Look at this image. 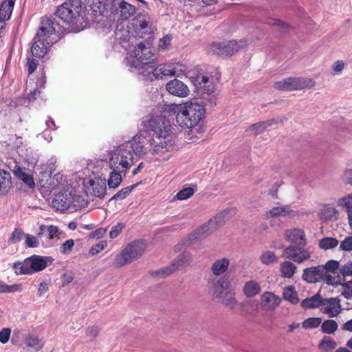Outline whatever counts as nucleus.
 Here are the masks:
<instances>
[{
	"mask_svg": "<svg viewBox=\"0 0 352 352\" xmlns=\"http://www.w3.org/2000/svg\"><path fill=\"white\" fill-rule=\"evenodd\" d=\"M143 125L153 133L148 138L143 133L137 134L124 144H129V149L137 155L151 153L162 155L175 150V139L171 131V124L168 118L162 114L149 115L142 121Z\"/></svg>",
	"mask_w": 352,
	"mask_h": 352,
	"instance_id": "obj_1",
	"label": "nucleus"
},
{
	"mask_svg": "<svg viewBox=\"0 0 352 352\" xmlns=\"http://www.w3.org/2000/svg\"><path fill=\"white\" fill-rule=\"evenodd\" d=\"M204 107L197 102L188 101L177 105L176 113L177 124L184 129H190V132L199 124L205 114Z\"/></svg>",
	"mask_w": 352,
	"mask_h": 352,
	"instance_id": "obj_2",
	"label": "nucleus"
},
{
	"mask_svg": "<svg viewBox=\"0 0 352 352\" xmlns=\"http://www.w3.org/2000/svg\"><path fill=\"white\" fill-rule=\"evenodd\" d=\"M129 144H122L109 153V166L111 170L126 172L134 164L133 154Z\"/></svg>",
	"mask_w": 352,
	"mask_h": 352,
	"instance_id": "obj_3",
	"label": "nucleus"
},
{
	"mask_svg": "<svg viewBox=\"0 0 352 352\" xmlns=\"http://www.w3.org/2000/svg\"><path fill=\"white\" fill-rule=\"evenodd\" d=\"M146 248V243L143 240H135L118 254L114 258L113 265L116 267H122L142 256Z\"/></svg>",
	"mask_w": 352,
	"mask_h": 352,
	"instance_id": "obj_4",
	"label": "nucleus"
},
{
	"mask_svg": "<svg viewBox=\"0 0 352 352\" xmlns=\"http://www.w3.org/2000/svg\"><path fill=\"white\" fill-rule=\"evenodd\" d=\"M52 263L51 257L33 255L22 262L14 263L12 267L16 274H32L43 270Z\"/></svg>",
	"mask_w": 352,
	"mask_h": 352,
	"instance_id": "obj_5",
	"label": "nucleus"
},
{
	"mask_svg": "<svg viewBox=\"0 0 352 352\" xmlns=\"http://www.w3.org/2000/svg\"><path fill=\"white\" fill-rule=\"evenodd\" d=\"M153 54L149 47L146 46L142 43H139L134 50V60L133 65L140 73L144 76V73L148 72L146 67L148 65H153Z\"/></svg>",
	"mask_w": 352,
	"mask_h": 352,
	"instance_id": "obj_6",
	"label": "nucleus"
},
{
	"mask_svg": "<svg viewBox=\"0 0 352 352\" xmlns=\"http://www.w3.org/2000/svg\"><path fill=\"white\" fill-rule=\"evenodd\" d=\"M248 45V41L245 39L213 43L210 46V52L219 55L230 56L239 50L246 47Z\"/></svg>",
	"mask_w": 352,
	"mask_h": 352,
	"instance_id": "obj_7",
	"label": "nucleus"
},
{
	"mask_svg": "<svg viewBox=\"0 0 352 352\" xmlns=\"http://www.w3.org/2000/svg\"><path fill=\"white\" fill-rule=\"evenodd\" d=\"M80 10V0H67L58 8L56 15L66 23H70L78 16Z\"/></svg>",
	"mask_w": 352,
	"mask_h": 352,
	"instance_id": "obj_8",
	"label": "nucleus"
},
{
	"mask_svg": "<svg viewBox=\"0 0 352 352\" xmlns=\"http://www.w3.org/2000/svg\"><path fill=\"white\" fill-rule=\"evenodd\" d=\"M229 214V210H226L217 214L214 219H210L208 223L204 224L201 227L197 229L195 232L196 237H206L214 232L218 228L217 223L222 224L225 221L228 220L230 217Z\"/></svg>",
	"mask_w": 352,
	"mask_h": 352,
	"instance_id": "obj_9",
	"label": "nucleus"
},
{
	"mask_svg": "<svg viewBox=\"0 0 352 352\" xmlns=\"http://www.w3.org/2000/svg\"><path fill=\"white\" fill-rule=\"evenodd\" d=\"M283 256L297 263H302L311 258V252L302 248L289 246L284 250Z\"/></svg>",
	"mask_w": 352,
	"mask_h": 352,
	"instance_id": "obj_10",
	"label": "nucleus"
},
{
	"mask_svg": "<svg viewBox=\"0 0 352 352\" xmlns=\"http://www.w3.org/2000/svg\"><path fill=\"white\" fill-rule=\"evenodd\" d=\"M210 293L216 299L223 298L226 294L225 291L230 286L228 277L221 276L219 278H211L209 280Z\"/></svg>",
	"mask_w": 352,
	"mask_h": 352,
	"instance_id": "obj_11",
	"label": "nucleus"
},
{
	"mask_svg": "<svg viewBox=\"0 0 352 352\" xmlns=\"http://www.w3.org/2000/svg\"><path fill=\"white\" fill-rule=\"evenodd\" d=\"M320 310L329 318L336 317L341 311L340 300L338 298H322Z\"/></svg>",
	"mask_w": 352,
	"mask_h": 352,
	"instance_id": "obj_12",
	"label": "nucleus"
},
{
	"mask_svg": "<svg viewBox=\"0 0 352 352\" xmlns=\"http://www.w3.org/2000/svg\"><path fill=\"white\" fill-rule=\"evenodd\" d=\"M148 71L144 73V76L146 78H151V80L162 79L164 77L172 76L170 63L166 64H160L156 67L153 65H148L146 67Z\"/></svg>",
	"mask_w": 352,
	"mask_h": 352,
	"instance_id": "obj_13",
	"label": "nucleus"
},
{
	"mask_svg": "<svg viewBox=\"0 0 352 352\" xmlns=\"http://www.w3.org/2000/svg\"><path fill=\"white\" fill-rule=\"evenodd\" d=\"M324 276V267L319 265L303 270L302 278L309 283H316L322 280Z\"/></svg>",
	"mask_w": 352,
	"mask_h": 352,
	"instance_id": "obj_14",
	"label": "nucleus"
},
{
	"mask_svg": "<svg viewBox=\"0 0 352 352\" xmlns=\"http://www.w3.org/2000/svg\"><path fill=\"white\" fill-rule=\"evenodd\" d=\"M86 192L93 197L102 199L106 195V182L104 180L89 179L85 184Z\"/></svg>",
	"mask_w": 352,
	"mask_h": 352,
	"instance_id": "obj_15",
	"label": "nucleus"
},
{
	"mask_svg": "<svg viewBox=\"0 0 352 352\" xmlns=\"http://www.w3.org/2000/svg\"><path fill=\"white\" fill-rule=\"evenodd\" d=\"M73 192L67 190L58 193L52 201V206L57 210L64 211L72 205Z\"/></svg>",
	"mask_w": 352,
	"mask_h": 352,
	"instance_id": "obj_16",
	"label": "nucleus"
},
{
	"mask_svg": "<svg viewBox=\"0 0 352 352\" xmlns=\"http://www.w3.org/2000/svg\"><path fill=\"white\" fill-rule=\"evenodd\" d=\"M166 89L171 95L180 98L187 97L190 94L188 86L177 79L171 80L167 82Z\"/></svg>",
	"mask_w": 352,
	"mask_h": 352,
	"instance_id": "obj_17",
	"label": "nucleus"
},
{
	"mask_svg": "<svg viewBox=\"0 0 352 352\" xmlns=\"http://www.w3.org/2000/svg\"><path fill=\"white\" fill-rule=\"evenodd\" d=\"M133 21L135 31L140 37H144L146 34L150 35L153 33V28L146 15H139Z\"/></svg>",
	"mask_w": 352,
	"mask_h": 352,
	"instance_id": "obj_18",
	"label": "nucleus"
},
{
	"mask_svg": "<svg viewBox=\"0 0 352 352\" xmlns=\"http://www.w3.org/2000/svg\"><path fill=\"white\" fill-rule=\"evenodd\" d=\"M294 216V211L289 205L276 206L266 211L265 214V219H276L280 217H290Z\"/></svg>",
	"mask_w": 352,
	"mask_h": 352,
	"instance_id": "obj_19",
	"label": "nucleus"
},
{
	"mask_svg": "<svg viewBox=\"0 0 352 352\" xmlns=\"http://www.w3.org/2000/svg\"><path fill=\"white\" fill-rule=\"evenodd\" d=\"M196 82L197 89L202 95L206 94L210 96L214 92L215 85L212 79L209 77L204 75H198L196 78ZM202 97L205 98L204 96Z\"/></svg>",
	"mask_w": 352,
	"mask_h": 352,
	"instance_id": "obj_20",
	"label": "nucleus"
},
{
	"mask_svg": "<svg viewBox=\"0 0 352 352\" xmlns=\"http://www.w3.org/2000/svg\"><path fill=\"white\" fill-rule=\"evenodd\" d=\"M289 91L311 89L316 85V82L309 78L290 77L289 78Z\"/></svg>",
	"mask_w": 352,
	"mask_h": 352,
	"instance_id": "obj_21",
	"label": "nucleus"
},
{
	"mask_svg": "<svg viewBox=\"0 0 352 352\" xmlns=\"http://www.w3.org/2000/svg\"><path fill=\"white\" fill-rule=\"evenodd\" d=\"M280 302L281 299L273 292H265L261 296V305L269 311L274 310Z\"/></svg>",
	"mask_w": 352,
	"mask_h": 352,
	"instance_id": "obj_22",
	"label": "nucleus"
},
{
	"mask_svg": "<svg viewBox=\"0 0 352 352\" xmlns=\"http://www.w3.org/2000/svg\"><path fill=\"white\" fill-rule=\"evenodd\" d=\"M46 40L36 36L35 41L31 47V52L34 56L41 58L46 54L49 48V43Z\"/></svg>",
	"mask_w": 352,
	"mask_h": 352,
	"instance_id": "obj_23",
	"label": "nucleus"
},
{
	"mask_svg": "<svg viewBox=\"0 0 352 352\" xmlns=\"http://www.w3.org/2000/svg\"><path fill=\"white\" fill-rule=\"evenodd\" d=\"M62 180L63 175L60 173H56L53 177H51L50 175H47V173H43L39 179V182L42 187L47 189H54L56 188Z\"/></svg>",
	"mask_w": 352,
	"mask_h": 352,
	"instance_id": "obj_24",
	"label": "nucleus"
},
{
	"mask_svg": "<svg viewBox=\"0 0 352 352\" xmlns=\"http://www.w3.org/2000/svg\"><path fill=\"white\" fill-rule=\"evenodd\" d=\"M318 216L323 221H335L339 217V212L334 207L324 205L319 209Z\"/></svg>",
	"mask_w": 352,
	"mask_h": 352,
	"instance_id": "obj_25",
	"label": "nucleus"
},
{
	"mask_svg": "<svg viewBox=\"0 0 352 352\" xmlns=\"http://www.w3.org/2000/svg\"><path fill=\"white\" fill-rule=\"evenodd\" d=\"M285 236L287 241L298 245H305L306 243L305 233L300 229L288 230L285 232Z\"/></svg>",
	"mask_w": 352,
	"mask_h": 352,
	"instance_id": "obj_26",
	"label": "nucleus"
},
{
	"mask_svg": "<svg viewBox=\"0 0 352 352\" xmlns=\"http://www.w3.org/2000/svg\"><path fill=\"white\" fill-rule=\"evenodd\" d=\"M14 175L21 180L30 188L35 186L34 180L32 174L27 173L26 170L19 166H15L13 170Z\"/></svg>",
	"mask_w": 352,
	"mask_h": 352,
	"instance_id": "obj_27",
	"label": "nucleus"
},
{
	"mask_svg": "<svg viewBox=\"0 0 352 352\" xmlns=\"http://www.w3.org/2000/svg\"><path fill=\"white\" fill-rule=\"evenodd\" d=\"M54 32L55 28L53 26L52 21L49 19H43L36 36L47 39V37Z\"/></svg>",
	"mask_w": 352,
	"mask_h": 352,
	"instance_id": "obj_28",
	"label": "nucleus"
},
{
	"mask_svg": "<svg viewBox=\"0 0 352 352\" xmlns=\"http://www.w3.org/2000/svg\"><path fill=\"white\" fill-rule=\"evenodd\" d=\"M261 291L260 283L256 280H250L245 283L243 288L244 295L248 298H252L257 295Z\"/></svg>",
	"mask_w": 352,
	"mask_h": 352,
	"instance_id": "obj_29",
	"label": "nucleus"
},
{
	"mask_svg": "<svg viewBox=\"0 0 352 352\" xmlns=\"http://www.w3.org/2000/svg\"><path fill=\"white\" fill-rule=\"evenodd\" d=\"M229 265L230 261L228 258H222L216 260L212 264L210 270L213 275L219 276L228 270Z\"/></svg>",
	"mask_w": 352,
	"mask_h": 352,
	"instance_id": "obj_30",
	"label": "nucleus"
},
{
	"mask_svg": "<svg viewBox=\"0 0 352 352\" xmlns=\"http://www.w3.org/2000/svg\"><path fill=\"white\" fill-rule=\"evenodd\" d=\"M25 346L34 351H40L44 346L41 339L36 335L28 334L24 340Z\"/></svg>",
	"mask_w": 352,
	"mask_h": 352,
	"instance_id": "obj_31",
	"label": "nucleus"
},
{
	"mask_svg": "<svg viewBox=\"0 0 352 352\" xmlns=\"http://www.w3.org/2000/svg\"><path fill=\"white\" fill-rule=\"evenodd\" d=\"M279 122V120L272 119L261 122L252 124L248 129V132L252 133L255 135L263 133L267 127L271 126L274 124Z\"/></svg>",
	"mask_w": 352,
	"mask_h": 352,
	"instance_id": "obj_32",
	"label": "nucleus"
},
{
	"mask_svg": "<svg viewBox=\"0 0 352 352\" xmlns=\"http://www.w3.org/2000/svg\"><path fill=\"white\" fill-rule=\"evenodd\" d=\"M283 298L292 304L296 305L299 302L298 293L294 286H287L283 289Z\"/></svg>",
	"mask_w": 352,
	"mask_h": 352,
	"instance_id": "obj_33",
	"label": "nucleus"
},
{
	"mask_svg": "<svg viewBox=\"0 0 352 352\" xmlns=\"http://www.w3.org/2000/svg\"><path fill=\"white\" fill-rule=\"evenodd\" d=\"M296 266L289 261H284L280 265V272L284 278H292L296 273Z\"/></svg>",
	"mask_w": 352,
	"mask_h": 352,
	"instance_id": "obj_34",
	"label": "nucleus"
},
{
	"mask_svg": "<svg viewBox=\"0 0 352 352\" xmlns=\"http://www.w3.org/2000/svg\"><path fill=\"white\" fill-rule=\"evenodd\" d=\"M11 187L10 174L5 170H0V195L7 192Z\"/></svg>",
	"mask_w": 352,
	"mask_h": 352,
	"instance_id": "obj_35",
	"label": "nucleus"
},
{
	"mask_svg": "<svg viewBox=\"0 0 352 352\" xmlns=\"http://www.w3.org/2000/svg\"><path fill=\"white\" fill-rule=\"evenodd\" d=\"M322 300V298L319 294H316L311 298H307L303 300L301 302V306L304 309H313L316 307L320 309Z\"/></svg>",
	"mask_w": 352,
	"mask_h": 352,
	"instance_id": "obj_36",
	"label": "nucleus"
},
{
	"mask_svg": "<svg viewBox=\"0 0 352 352\" xmlns=\"http://www.w3.org/2000/svg\"><path fill=\"white\" fill-rule=\"evenodd\" d=\"M13 7L14 3L12 1H5L2 3L0 8V22L10 18Z\"/></svg>",
	"mask_w": 352,
	"mask_h": 352,
	"instance_id": "obj_37",
	"label": "nucleus"
},
{
	"mask_svg": "<svg viewBox=\"0 0 352 352\" xmlns=\"http://www.w3.org/2000/svg\"><path fill=\"white\" fill-rule=\"evenodd\" d=\"M339 241L334 237H324L319 241L318 246L324 250H332L336 248L339 244Z\"/></svg>",
	"mask_w": 352,
	"mask_h": 352,
	"instance_id": "obj_38",
	"label": "nucleus"
},
{
	"mask_svg": "<svg viewBox=\"0 0 352 352\" xmlns=\"http://www.w3.org/2000/svg\"><path fill=\"white\" fill-rule=\"evenodd\" d=\"M125 173L124 171L112 170L109 173V178L108 179V186L109 188H116L119 186L122 182L121 173Z\"/></svg>",
	"mask_w": 352,
	"mask_h": 352,
	"instance_id": "obj_39",
	"label": "nucleus"
},
{
	"mask_svg": "<svg viewBox=\"0 0 352 352\" xmlns=\"http://www.w3.org/2000/svg\"><path fill=\"white\" fill-rule=\"evenodd\" d=\"M119 8H120L121 16L124 19H128L136 12L135 6L124 1L120 3Z\"/></svg>",
	"mask_w": 352,
	"mask_h": 352,
	"instance_id": "obj_40",
	"label": "nucleus"
},
{
	"mask_svg": "<svg viewBox=\"0 0 352 352\" xmlns=\"http://www.w3.org/2000/svg\"><path fill=\"white\" fill-rule=\"evenodd\" d=\"M261 262L266 265H273L278 262V257L272 251H265L260 256Z\"/></svg>",
	"mask_w": 352,
	"mask_h": 352,
	"instance_id": "obj_41",
	"label": "nucleus"
},
{
	"mask_svg": "<svg viewBox=\"0 0 352 352\" xmlns=\"http://www.w3.org/2000/svg\"><path fill=\"white\" fill-rule=\"evenodd\" d=\"M338 206L344 208L346 210L347 213L352 211V194H348L337 201Z\"/></svg>",
	"mask_w": 352,
	"mask_h": 352,
	"instance_id": "obj_42",
	"label": "nucleus"
},
{
	"mask_svg": "<svg viewBox=\"0 0 352 352\" xmlns=\"http://www.w3.org/2000/svg\"><path fill=\"white\" fill-rule=\"evenodd\" d=\"M338 327L337 322L333 320H326L321 324L322 331L327 334L333 333Z\"/></svg>",
	"mask_w": 352,
	"mask_h": 352,
	"instance_id": "obj_43",
	"label": "nucleus"
},
{
	"mask_svg": "<svg viewBox=\"0 0 352 352\" xmlns=\"http://www.w3.org/2000/svg\"><path fill=\"white\" fill-rule=\"evenodd\" d=\"M172 76H179L185 74L188 67L181 63H170Z\"/></svg>",
	"mask_w": 352,
	"mask_h": 352,
	"instance_id": "obj_44",
	"label": "nucleus"
},
{
	"mask_svg": "<svg viewBox=\"0 0 352 352\" xmlns=\"http://www.w3.org/2000/svg\"><path fill=\"white\" fill-rule=\"evenodd\" d=\"M218 300L220 302L230 309H234L237 304V300H236L235 297L230 293H226L223 296V298H219Z\"/></svg>",
	"mask_w": 352,
	"mask_h": 352,
	"instance_id": "obj_45",
	"label": "nucleus"
},
{
	"mask_svg": "<svg viewBox=\"0 0 352 352\" xmlns=\"http://www.w3.org/2000/svg\"><path fill=\"white\" fill-rule=\"evenodd\" d=\"M140 182H138L133 185H131L130 186H127L126 188H122L120 191H118L113 197V199L116 200H122L125 199L134 189L135 187H137L139 185Z\"/></svg>",
	"mask_w": 352,
	"mask_h": 352,
	"instance_id": "obj_46",
	"label": "nucleus"
},
{
	"mask_svg": "<svg viewBox=\"0 0 352 352\" xmlns=\"http://www.w3.org/2000/svg\"><path fill=\"white\" fill-rule=\"evenodd\" d=\"M108 0H91V9L102 14L107 9Z\"/></svg>",
	"mask_w": 352,
	"mask_h": 352,
	"instance_id": "obj_47",
	"label": "nucleus"
},
{
	"mask_svg": "<svg viewBox=\"0 0 352 352\" xmlns=\"http://www.w3.org/2000/svg\"><path fill=\"white\" fill-rule=\"evenodd\" d=\"M336 346V342L330 338L325 337L320 343L319 348L324 352H329L334 349Z\"/></svg>",
	"mask_w": 352,
	"mask_h": 352,
	"instance_id": "obj_48",
	"label": "nucleus"
},
{
	"mask_svg": "<svg viewBox=\"0 0 352 352\" xmlns=\"http://www.w3.org/2000/svg\"><path fill=\"white\" fill-rule=\"evenodd\" d=\"M22 290L21 285L19 284H14L8 285L0 281V293H13L21 292Z\"/></svg>",
	"mask_w": 352,
	"mask_h": 352,
	"instance_id": "obj_49",
	"label": "nucleus"
},
{
	"mask_svg": "<svg viewBox=\"0 0 352 352\" xmlns=\"http://www.w3.org/2000/svg\"><path fill=\"white\" fill-rule=\"evenodd\" d=\"M25 234L21 228H16L11 234L8 240L9 243L13 244L21 241L23 237H25Z\"/></svg>",
	"mask_w": 352,
	"mask_h": 352,
	"instance_id": "obj_50",
	"label": "nucleus"
},
{
	"mask_svg": "<svg viewBox=\"0 0 352 352\" xmlns=\"http://www.w3.org/2000/svg\"><path fill=\"white\" fill-rule=\"evenodd\" d=\"M321 322L322 320L320 318H309L302 322V327L305 329L316 328L321 324Z\"/></svg>",
	"mask_w": 352,
	"mask_h": 352,
	"instance_id": "obj_51",
	"label": "nucleus"
},
{
	"mask_svg": "<svg viewBox=\"0 0 352 352\" xmlns=\"http://www.w3.org/2000/svg\"><path fill=\"white\" fill-rule=\"evenodd\" d=\"M73 199L74 201H72V206L75 210L80 209L87 206V201L82 196L76 195L75 193L73 192Z\"/></svg>",
	"mask_w": 352,
	"mask_h": 352,
	"instance_id": "obj_52",
	"label": "nucleus"
},
{
	"mask_svg": "<svg viewBox=\"0 0 352 352\" xmlns=\"http://www.w3.org/2000/svg\"><path fill=\"white\" fill-rule=\"evenodd\" d=\"M339 244L340 250L348 252H352V235L346 236Z\"/></svg>",
	"mask_w": 352,
	"mask_h": 352,
	"instance_id": "obj_53",
	"label": "nucleus"
},
{
	"mask_svg": "<svg viewBox=\"0 0 352 352\" xmlns=\"http://www.w3.org/2000/svg\"><path fill=\"white\" fill-rule=\"evenodd\" d=\"M324 267V276L328 272L335 273L339 267V263L334 260L329 261L325 265H322Z\"/></svg>",
	"mask_w": 352,
	"mask_h": 352,
	"instance_id": "obj_54",
	"label": "nucleus"
},
{
	"mask_svg": "<svg viewBox=\"0 0 352 352\" xmlns=\"http://www.w3.org/2000/svg\"><path fill=\"white\" fill-rule=\"evenodd\" d=\"M195 191L192 188L188 187L181 190L176 195V197L179 200H185L190 197Z\"/></svg>",
	"mask_w": 352,
	"mask_h": 352,
	"instance_id": "obj_55",
	"label": "nucleus"
},
{
	"mask_svg": "<svg viewBox=\"0 0 352 352\" xmlns=\"http://www.w3.org/2000/svg\"><path fill=\"white\" fill-rule=\"evenodd\" d=\"M171 41L172 36L170 35H166L163 38H160L158 43L159 50L162 51L168 50Z\"/></svg>",
	"mask_w": 352,
	"mask_h": 352,
	"instance_id": "obj_56",
	"label": "nucleus"
},
{
	"mask_svg": "<svg viewBox=\"0 0 352 352\" xmlns=\"http://www.w3.org/2000/svg\"><path fill=\"white\" fill-rule=\"evenodd\" d=\"M107 245V243L105 241H101L98 243L93 245L90 250L89 253L91 255H96L102 250H103Z\"/></svg>",
	"mask_w": 352,
	"mask_h": 352,
	"instance_id": "obj_57",
	"label": "nucleus"
},
{
	"mask_svg": "<svg viewBox=\"0 0 352 352\" xmlns=\"http://www.w3.org/2000/svg\"><path fill=\"white\" fill-rule=\"evenodd\" d=\"M74 245L73 239H68L64 242L60 248V252L63 254H69Z\"/></svg>",
	"mask_w": 352,
	"mask_h": 352,
	"instance_id": "obj_58",
	"label": "nucleus"
},
{
	"mask_svg": "<svg viewBox=\"0 0 352 352\" xmlns=\"http://www.w3.org/2000/svg\"><path fill=\"white\" fill-rule=\"evenodd\" d=\"M342 287V294L346 299L351 298L352 297V280L346 282Z\"/></svg>",
	"mask_w": 352,
	"mask_h": 352,
	"instance_id": "obj_59",
	"label": "nucleus"
},
{
	"mask_svg": "<svg viewBox=\"0 0 352 352\" xmlns=\"http://www.w3.org/2000/svg\"><path fill=\"white\" fill-rule=\"evenodd\" d=\"M11 329L3 328L0 331V342L2 344H6L10 337Z\"/></svg>",
	"mask_w": 352,
	"mask_h": 352,
	"instance_id": "obj_60",
	"label": "nucleus"
},
{
	"mask_svg": "<svg viewBox=\"0 0 352 352\" xmlns=\"http://www.w3.org/2000/svg\"><path fill=\"white\" fill-rule=\"evenodd\" d=\"M289 78L276 82L274 87L278 90L289 91Z\"/></svg>",
	"mask_w": 352,
	"mask_h": 352,
	"instance_id": "obj_61",
	"label": "nucleus"
},
{
	"mask_svg": "<svg viewBox=\"0 0 352 352\" xmlns=\"http://www.w3.org/2000/svg\"><path fill=\"white\" fill-rule=\"evenodd\" d=\"M190 259V255L188 253H183L179 254L177 258V267H182L189 262Z\"/></svg>",
	"mask_w": 352,
	"mask_h": 352,
	"instance_id": "obj_62",
	"label": "nucleus"
},
{
	"mask_svg": "<svg viewBox=\"0 0 352 352\" xmlns=\"http://www.w3.org/2000/svg\"><path fill=\"white\" fill-rule=\"evenodd\" d=\"M25 239V244L29 248H36L38 246V240L36 236L27 234Z\"/></svg>",
	"mask_w": 352,
	"mask_h": 352,
	"instance_id": "obj_63",
	"label": "nucleus"
},
{
	"mask_svg": "<svg viewBox=\"0 0 352 352\" xmlns=\"http://www.w3.org/2000/svg\"><path fill=\"white\" fill-rule=\"evenodd\" d=\"M343 276H352V261L347 262L340 269Z\"/></svg>",
	"mask_w": 352,
	"mask_h": 352,
	"instance_id": "obj_64",
	"label": "nucleus"
}]
</instances>
